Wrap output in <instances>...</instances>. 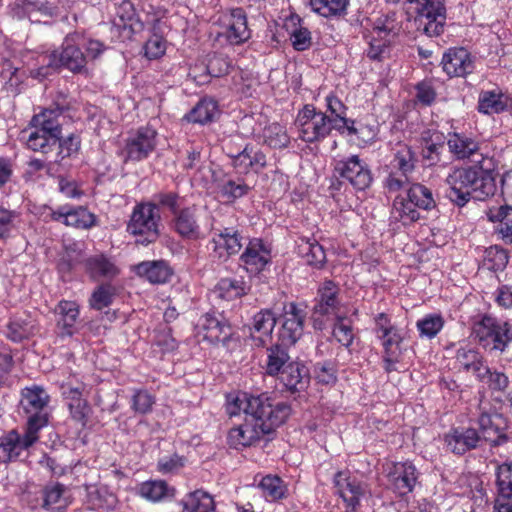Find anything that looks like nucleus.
I'll return each instance as SVG.
<instances>
[{
	"label": "nucleus",
	"mask_w": 512,
	"mask_h": 512,
	"mask_svg": "<svg viewBox=\"0 0 512 512\" xmlns=\"http://www.w3.org/2000/svg\"><path fill=\"white\" fill-rule=\"evenodd\" d=\"M250 407L254 416L246 417L243 424L228 432L227 443L231 448L252 446L265 437L270 439L291 414V407L286 402H279L275 411L269 414L265 413V406L263 407L261 401H253Z\"/></svg>",
	"instance_id": "1"
},
{
	"label": "nucleus",
	"mask_w": 512,
	"mask_h": 512,
	"mask_svg": "<svg viewBox=\"0 0 512 512\" xmlns=\"http://www.w3.org/2000/svg\"><path fill=\"white\" fill-rule=\"evenodd\" d=\"M105 46L102 42L87 38L83 33L74 31L64 38L61 50H54L49 55L46 67L38 69V76L46 77L50 69L65 68L74 74L87 72L88 58L95 59L103 51Z\"/></svg>",
	"instance_id": "2"
},
{
	"label": "nucleus",
	"mask_w": 512,
	"mask_h": 512,
	"mask_svg": "<svg viewBox=\"0 0 512 512\" xmlns=\"http://www.w3.org/2000/svg\"><path fill=\"white\" fill-rule=\"evenodd\" d=\"M63 119L64 116L49 108H44L40 113L35 114L30 122L34 130L26 139L27 147L43 154L51 152L62 134Z\"/></svg>",
	"instance_id": "3"
},
{
	"label": "nucleus",
	"mask_w": 512,
	"mask_h": 512,
	"mask_svg": "<svg viewBox=\"0 0 512 512\" xmlns=\"http://www.w3.org/2000/svg\"><path fill=\"white\" fill-rule=\"evenodd\" d=\"M161 215L152 202L136 204L127 223V232L136 237V243L149 245L160 237Z\"/></svg>",
	"instance_id": "4"
},
{
	"label": "nucleus",
	"mask_w": 512,
	"mask_h": 512,
	"mask_svg": "<svg viewBox=\"0 0 512 512\" xmlns=\"http://www.w3.org/2000/svg\"><path fill=\"white\" fill-rule=\"evenodd\" d=\"M473 334L485 350L502 354L512 343V324L484 315L474 323Z\"/></svg>",
	"instance_id": "5"
},
{
	"label": "nucleus",
	"mask_w": 512,
	"mask_h": 512,
	"mask_svg": "<svg viewBox=\"0 0 512 512\" xmlns=\"http://www.w3.org/2000/svg\"><path fill=\"white\" fill-rule=\"evenodd\" d=\"M295 125L299 138L306 143H319L325 140L334 130V124L328 114L317 110L313 105L306 104L297 114Z\"/></svg>",
	"instance_id": "6"
},
{
	"label": "nucleus",
	"mask_w": 512,
	"mask_h": 512,
	"mask_svg": "<svg viewBox=\"0 0 512 512\" xmlns=\"http://www.w3.org/2000/svg\"><path fill=\"white\" fill-rule=\"evenodd\" d=\"M49 400L47 392L39 386L23 389L20 404L27 416V428L39 433L48 424Z\"/></svg>",
	"instance_id": "7"
},
{
	"label": "nucleus",
	"mask_w": 512,
	"mask_h": 512,
	"mask_svg": "<svg viewBox=\"0 0 512 512\" xmlns=\"http://www.w3.org/2000/svg\"><path fill=\"white\" fill-rule=\"evenodd\" d=\"M336 493L345 504L344 512H358L361 500L370 496L369 485L358 479L349 470L339 471L333 479Z\"/></svg>",
	"instance_id": "8"
},
{
	"label": "nucleus",
	"mask_w": 512,
	"mask_h": 512,
	"mask_svg": "<svg viewBox=\"0 0 512 512\" xmlns=\"http://www.w3.org/2000/svg\"><path fill=\"white\" fill-rule=\"evenodd\" d=\"M39 440V433L25 427L21 435L13 429L0 437V463H8L27 457V451Z\"/></svg>",
	"instance_id": "9"
},
{
	"label": "nucleus",
	"mask_w": 512,
	"mask_h": 512,
	"mask_svg": "<svg viewBox=\"0 0 512 512\" xmlns=\"http://www.w3.org/2000/svg\"><path fill=\"white\" fill-rule=\"evenodd\" d=\"M417 4V21L424 33L430 37L444 32L447 14L445 0H421Z\"/></svg>",
	"instance_id": "10"
},
{
	"label": "nucleus",
	"mask_w": 512,
	"mask_h": 512,
	"mask_svg": "<svg viewBox=\"0 0 512 512\" xmlns=\"http://www.w3.org/2000/svg\"><path fill=\"white\" fill-rule=\"evenodd\" d=\"M334 173L359 191L369 188L373 181L370 168L358 155L335 161Z\"/></svg>",
	"instance_id": "11"
},
{
	"label": "nucleus",
	"mask_w": 512,
	"mask_h": 512,
	"mask_svg": "<svg viewBox=\"0 0 512 512\" xmlns=\"http://www.w3.org/2000/svg\"><path fill=\"white\" fill-rule=\"evenodd\" d=\"M305 318L306 312L295 303L285 305L277 319L280 323L277 342L289 347L294 345L303 335Z\"/></svg>",
	"instance_id": "12"
},
{
	"label": "nucleus",
	"mask_w": 512,
	"mask_h": 512,
	"mask_svg": "<svg viewBox=\"0 0 512 512\" xmlns=\"http://www.w3.org/2000/svg\"><path fill=\"white\" fill-rule=\"evenodd\" d=\"M156 136L157 132L149 127L139 128L130 135L121 152L124 162H138L148 158L156 148Z\"/></svg>",
	"instance_id": "13"
},
{
	"label": "nucleus",
	"mask_w": 512,
	"mask_h": 512,
	"mask_svg": "<svg viewBox=\"0 0 512 512\" xmlns=\"http://www.w3.org/2000/svg\"><path fill=\"white\" fill-rule=\"evenodd\" d=\"M12 12L18 19H28L31 23L48 24L60 14L54 3L41 0H17Z\"/></svg>",
	"instance_id": "14"
},
{
	"label": "nucleus",
	"mask_w": 512,
	"mask_h": 512,
	"mask_svg": "<svg viewBox=\"0 0 512 512\" xmlns=\"http://www.w3.org/2000/svg\"><path fill=\"white\" fill-rule=\"evenodd\" d=\"M475 179V167L454 169L447 177V197L457 206H465L471 199V188Z\"/></svg>",
	"instance_id": "15"
},
{
	"label": "nucleus",
	"mask_w": 512,
	"mask_h": 512,
	"mask_svg": "<svg viewBox=\"0 0 512 512\" xmlns=\"http://www.w3.org/2000/svg\"><path fill=\"white\" fill-rule=\"evenodd\" d=\"M420 473L410 461L393 463L387 474L388 487L398 496L413 492Z\"/></svg>",
	"instance_id": "16"
},
{
	"label": "nucleus",
	"mask_w": 512,
	"mask_h": 512,
	"mask_svg": "<svg viewBox=\"0 0 512 512\" xmlns=\"http://www.w3.org/2000/svg\"><path fill=\"white\" fill-rule=\"evenodd\" d=\"M198 334L210 343L226 342L233 334V329L222 314L207 312L197 323Z\"/></svg>",
	"instance_id": "17"
},
{
	"label": "nucleus",
	"mask_w": 512,
	"mask_h": 512,
	"mask_svg": "<svg viewBox=\"0 0 512 512\" xmlns=\"http://www.w3.org/2000/svg\"><path fill=\"white\" fill-rule=\"evenodd\" d=\"M481 442H489L492 446H500L508 442L506 434L507 421L499 413L483 412L478 418Z\"/></svg>",
	"instance_id": "18"
},
{
	"label": "nucleus",
	"mask_w": 512,
	"mask_h": 512,
	"mask_svg": "<svg viewBox=\"0 0 512 512\" xmlns=\"http://www.w3.org/2000/svg\"><path fill=\"white\" fill-rule=\"evenodd\" d=\"M495 484L494 512H512V461L498 465Z\"/></svg>",
	"instance_id": "19"
},
{
	"label": "nucleus",
	"mask_w": 512,
	"mask_h": 512,
	"mask_svg": "<svg viewBox=\"0 0 512 512\" xmlns=\"http://www.w3.org/2000/svg\"><path fill=\"white\" fill-rule=\"evenodd\" d=\"M50 217L53 221L78 229H90L97 222L96 215L83 206H61L56 210H51Z\"/></svg>",
	"instance_id": "20"
},
{
	"label": "nucleus",
	"mask_w": 512,
	"mask_h": 512,
	"mask_svg": "<svg viewBox=\"0 0 512 512\" xmlns=\"http://www.w3.org/2000/svg\"><path fill=\"white\" fill-rule=\"evenodd\" d=\"M82 265L85 273L94 281H111L120 273L114 260L104 253L84 258Z\"/></svg>",
	"instance_id": "21"
},
{
	"label": "nucleus",
	"mask_w": 512,
	"mask_h": 512,
	"mask_svg": "<svg viewBox=\"0 0 512 512\" xmlns=\"http://www.w3.org/2000/svg\"><path fill=\"white\" fill-rule=\"evenodd\" d=\"M253 401L260 402L265 406V411L267 410V414L273 413L276 409L277 404L280 401H276V399L270 397L266 393L253 396L243 393L242 395H237L235 397L229 396L226 403V413L229 416H236L243 411L246 414V417L254 416V411L251 410L250 404Z\"/></svg>",
	"instance_id": "22"
},
{
	"label": "nucleus",
	"mask_w": 512,
	"mask_h": 512,
	"mask_svg": "<svg viewBox=\"0 0 512 512\" xmlns=\"http://www.w3.org/2000/svg\"><path fill=\"white\" fill-rule=\"evenodd\" d=\"M447 449L457 455H463L468 451L478 448L481 444V436L474 428H453L444 437Z\"/></svg>",
	"instance_id": "23"
},
{
	"label": "nucleus",
	"mask_w": 512,
	"mask_h": 512,
	"mask_svg": "<svg viewBox=\"0 0 512 512\" xmlns=\"http://www.w3.org/2000/svg\"><path fill=\"white\" fill-rule=\"evenodd\" d=\"M441 65L449 77H465L474 69L471 55L464 48L448 49L442 57Z\"/></svg>",
	"instance_id": "24"
},
{
	"label": "nucleus",
	"mask_w": 512,
	"mask_h": 512,
	"mask_svg": "<svg viewBox=\"0 0 512 512\" xmlns=\"http://www.w3.org/2000/svg\"><path fill=\"white\" fill-rule=\"evenodd\" d=\"M230 157L239 174H248L250 171L258 174L267 166L266 155L252 144H247L241 152Z\"/></svg>",
	"instance_id": "25"
},
{
	"label": "nucleus",
	"mask_w": 512,
	"mask_h": 512,
	"mask_svg": "<svg viewBox=\"0 0 512 512\" xmlns=\"http://www.w3.org/2000/svg\"><path fill=\"white\" fill-rule=\"evenodd\" d=\"M196 211V207H184L172 217L171 229L184 240H198L202 237Z\"/></svg>",
	"instance_id": "26"
},
{
	"label": "nucleus",
	"mask_w": 512,
	"mask_h": 512,
	"mask_svg": "<svg viewBox=\"0 0 512 512\" xmlns=\"http://www.w3.org/2000/svg\"><path fill=\"white\" fill-rule=\"evenodd\" d=\"M340 289L336 283L326 280L319 288L316 298V304L313 308L315 315H339L341 299L339 297Z\"/></svg>",
	"instance_id": "27"
},
{
	"label": "nucleus",
	"mask_w": 512,
	"mask_h": 512,
	"mask_svg": "<svg viewBox=\"0 0 512 512\" xmlns=\"http://www.w3.org/2000/svg\"><path fill=\"white\" fill-rule=\"evenodd\" d=\"M447 144L450 152L458 159H471L475 163H481L484 159L479 153L480 143L465 133L450 134Z\"/></svg>",
	"instance_id": "28"
},
{
	"label": "nucleus",
	"mask_w": 512,
	"mask_h": 512,
	"mask_svg": "<svg viewBox=\"0 0 512 512\" xmlns=\"http://www.w3.org/2000/svg\"><path fill=\"white\" fill-rule=\"evenodd\" d=\"M240 260L249 273H259L270 260V251L261 239L254 238L249 241Z\"/></svg>",
	"instance_id": "29"
},
{
	"label": "nucleus",
	"mask_w": 512,
	"mask_h": 512,
	"mask_svg": "<svg viewBox=\"0 0 512 512\" xmlns=\"http://www.w3.org/2000/svg\"><path fill=\"white\" fill-rule=\"evenodd\" d=\"M135 274L151 284L167 283L173 275V270L164 260L143 261L133 268Z\"/></svg>",
	"instance_id": "30"
},
{
	"label": "nucleus",
	"mask_w": 512,
	"mask_h": 512,
	"mask_svg": "<svg viewBox=\"0 0 512 512\" xmlns=\"http://www.w3.org/2000/svg\"><path fill=\"white\" fill-rule=\"evenodd\" d=\"M277 378L291 392L304 390L310 381L308 369L297 361H291Z\"/></svg>",
	"instance_id": "31"
},
{
	"label": "nucleus",
	"mask_w": 512,
	"mask_h": 512,
	"mask_svg": "<svg viewBox=\"0 0 512 512\" xmlns=\"http://www.w3.org/2000/svg\"><path fill=\"white\" fill-rule=\"evenodd\" d=\"M403 341L401 329L381 341L383 369L386 373L396 371V364L401 361L404 351Z\"/></svg>",
	"instance_id": "32"
},
{
	"label": "nucleus",
	"mask_w": 512,
	"mask_h": 512,
	"mask_svg": "<svg viewBox=\"0 0 512 512\" xmlns=\"http://www.w3.org/2000/svg\"><path fill=\"white\" fill-rule=\"evenodd\" d=\"M455 358L460 367L466 372H472L480 381H483L489 372V367L484 365L482 356L473 348H459Z\"/></svg>",
	"instance_id": "33"
},
{
	"label": "nucleus",
	"mask_w": 512,
	"mask_h": 512,
	"mask_svg": "<svg viewBox=\"0 0 512 512\" xmlns=\"http://www.w3.org/2000/svg\"><path fill=\"white\" fill-rule=\"evenodd\" d=\"M242 237L232 228H225L220 231L212 239L214 243V251L218 254L219 258H228L231 255L237 254L243 244L241 242Z\"/></svg>",
	"instance_id": "34"
},
{
	"label": "nucleus",
	"mask_w": 512,
	"mask_h": 512,
	"mask_svg": "<svg viewBox=\"0 0 512 512\" xmlns=\"http://www.w3.org/2000/svg\"><path fill=\"white\" fill-rule=\"evenodd\" d=\"M56 311L59 315L57 326L61 336H72L78 329L76 326L79 317V307L74 301L62 300L57 305Z\"/></svg>",
	"instance_id": "35"
},
{
	"label": "nucleus",
	"mask_w": 512,
	"mask_h": 512,
	"mask_svg": "<svg viewBox=\"0 0 512 512\" xmlns=\"http://www.w3.org/2000/svg\"><path fill=\"white\" fill-rule=\"evenodd\" d=\"M225 36L229 43L233 45L241 44L250 38L247 17L242 8L232 10Z\"/></svg>",
	"instance_id": "36"
},
{
	"label": "nucleus",
	"mask_w": 512,
	"mask_h": 512,
	"mask_svg": "<svg viewBox=\"0 0 512 512\" xmlns=\"http://www.w3.org/2000/svg\"><path fill=\"white\" fill-rule=\"evenodd\" d=\"M391 30L385 26L374 27L371 38L368 42L369 47L366 55L371 60L381 61L389 53Z\"/></svg>",
	"instance_id": "37"
},
{
	"label": "nucleus",
	"mask_w": 512,
	"mask_h": 512,
	"mask_svg": "<svg viewBox=\"0 0 512 512\" xmlns=\"http://www.w3.org/2000/svg\"><path fill=\"white\" fill-rule=\"evenodd\" d=\"M288 348L289 346H284L279 342L267 348V357L263 366L267 375L277 377L283 368L291 362Z\"/></svg>",
	"instance_id": "38"
},
{
	"label": "nucleus",
	"mask_w": 512,
	"mask_h": 512,
	"mask_svg": "<svg viewBox=\"0 0 512 512\" xmlns=\"http://www.w3.org/2000/svg\"><path fill=\"white\" fill-rule=\"evenodd\" d=\"M180 504L182 512H217L213 496L203 489L187 493Z\"/></svg>",
	"instance_id": "39"
},
{
	"label": "nucleus",
	"mask_w": 512,
	"mask_h": 512,
	"mask_svg": "<svg viewBox=\"0 0 512 512\" xmlns=\"http://www.w3.org/2000/svg\"><path fill=\"white\" fill-rule=\"evenodd\" d=\"M136 492L142 498L151 502H160L175 495V488L170 487L164 480H148L140 483Z\"/></svg>",
	"instance_id": "40"
},
{
	"label": "nucleus",
	"mask_w": 512,
	"mask_h": 512,
	"mask_svg": "<svg viewBox=\"0 0 512 512\" xmlns=\"http://www.w3.org/2000/svg\"><path fill=\"white\" fill-rule=\"evenodd\" d=\"M443 148L444 137L442 133L428 130L422 134V157L428 166H433L440 161Z\"/></svg>",
	"instance_id": "41"
},
{
	"label": "nucleus",
	"mask_w": 512,
	"mask_h": 512,
	"mask_svg": "<svg viewBox=\"0 0 512 512\" xmlns=\"http://www.w3.org/2000/svg\"><path fill=\"white\" fill-rule=\"evenodd\" d=\"M475 167V179L471 188V199L485 200L487 197L494 195L496 191V183L492 173L488 169Z\"/></svg>",
	"instance_id": "42"
},
{
	"label": "nucleus",
	"mask_w": 512,
	"mask_h": 512,
	"mask_svg": "<svg viewBox=\"0 0 512 512\" xmlns=\"http://www.w3.org/2000/svg\"><path fill=\"white\" fill-rule=\"evenodd\" d=\"M250 286L241 278H222L214 288L218 298L232 301L248 294Z\"/></svg>",
	"instance_id": "43"
},
{
	"label": "nucleus",
	"mask_w": 512,
	"mask_h": 512,
	"mask_svg": "<svg viewBox=\"0 0 512 512\" xmlns=\"http://www.w3.org/2000/svg\"><path fill=\"white\" fill-rule=\"evenodd\" d=\"M508 96L500 89L482 91L479 95L478 111L483 114H498L508 107Z\"/></svg>",
	"instance_id": "44"
},
{
	"label": "nucleus",
	"mask_w": 512,
	"mask_h": 512,
	"mask_svg": "<svg viewBox=\"0 0 512 512\" xmlns=\"http://www.w3.org/2000/svg\"><path fill=\"white\" fill-rule=\"evenodd\" d=\"M487 217L491 222H499L498 233L506 244L512 245V207L490 208Z\"/></svg>",
	"instance_id": "45"
},
{
	"label": "nucleus",
	"mask_w": 512,
	"mask_h": 512,
	"mask_svg": "<svg viewBox=\"0 0 512 512\" xmlns=\"http://www.w3.org/2000/svg\"><path fill=\"white\" fill-rule=\"evenodd\" d=\"M219 114L218 103L212 98L201 99L185 116L189 122L206 124L212 122Z\"/></svg>",
	"instance_id": "46"
},
{
	"label": "nucleus",
	"mask_w": 512,
	"mask_h": 512,
	"mask_svg": "<svg viewBox=\"0 0 512 512\" xmlns=\"http://www.w3.org/2000/svg\"><path fill=\"white\" fill-rule=\"evenodd\" d=\"M392 218L401 221L403 225H410L420 219L417 206L408 197L397 196L393 201Z\"/></svg>",
	"instance_id": "47"
},
{
	"label": "nucleus",
	"mask_w": 512,
	"mask_h": 512,
	"mask_svg": "<svg viewBox=\"0 0 512 512\" xmlns=\"http://www.w3.org/2000/svg\"><path fill=\"white\" fill-rule=\"evenodd\" d=\"M417 157L413 149L406 144H397L390 169L413 174L416 171Z\"/></svg>",
	"instance_id": "48"
},
{
	"label": "nucleus",
	"mask_w": 512,
	"mask_h": 512,
	"mask_svg": "<svg viewBox=\"0 0 512 512\" xmlns=\"http://www.w3.org/2000/svg\"><path fill=\"white\" fill-rule=\"evenodd\" d=\"M298 254L303 257L307 264L320 269L326 262L324 248L315 240L301 239L298 244Z\"/></svg>",
	"instance_id": "49"
},
{
	"label": "nucleus",
	"mask_w": 512,
	"mask_h": 512,
	"mask_svg": "<svg viewBox=\"0 0 512 512\" xmlns=\"http://www.w3.org/2000/svg\"><path fill=\"white\" fill-rule=\"evenodd\" d=\"M350 0H310L311 9L325 17H342L347 14Z\"/></svg>",
	"instance_id": "50"
},
{
	"label": "nucleus",
	"mask_w": 512,
	"mask_h": 512,
	"mask_svg": "<svg viewBox=\"0 0 512 512\" xmlns=\"http://www.w3.org/2000/svg\"><path fill=\"white\" fill-rule=\"evenodd\" d=\"M406 197L419 209L431 210L436 206L431 189L416 181L407 188Z\"/></svg>",
	"instance_id": "51"
},
{
	"label": "nucleus",
	"mask_w": 512,
	"mask_h": 512,
	"mask_svg": "<svg viewBox=\"0 0 512 512\" xmlns=\"http://www.w3.org/2000/svg\"><path fill=\"white\" fill-rule=\"evenodd\" d=\"M445 320L441 314H427L416 322L421 338L433 339L443 329Z\"/></svg>",
	"instance_id": "52"
},
{
	"label": "nucleus",
	"mask_w": 512,
	"mask_h": 512,
	"mask_svg": "<svg viewBox=\"0 0 512 512\" xmlns=\"http://www.w3.org/2000/svg\"><path fill=\"white\" fill-rule=\"evenodd\" d=\"M333 337L345 348H349L355 334L351 321L345 315H337L333 324Z\"/></svg>",
	"instance_id": "53"
},
{
	"label": "nucleus",
	"mask_w": 512,
	"mask_h": 512,
	"mask_svg": "<svg viewBox=\"0 0 512 512\" xmlns=\"http://www.w3.org/2000/svg\"><path fill=\"white\" fill-rule=\"evenodd\" d=\"M258 487L268 501H276L285 496L286 486L278 476L267 475L263 477Z\"/></svg>",
	"instance_id": "54"
},
{
	"label": "nucleus",
	"mask_w": 512,
	"mask_h": 512,
	"mask_svg": "<svg viewBox=\"0 0 512 512\" xmlns=\"http://www.w3.org/2000/svg\"><path fill=\"white\" fill-rule=\"evenodd\" d=\"M115 288L109 283H102L93 291L89 304L95 310H102L112 304Z\"/></svg>",
	"instance_id": "55"
},
{
	"label": "nucleus",
	"mask_w": 512,
	"mask_h": 512,
	"mask_svg": "<svg viewBox=\"0 0 512 512\" xmlns=\"http://www.w3.org/2000/svg\"><path fill=\"white\" fill-rule=\"evenodd\" d=\"M506 250L499 246H491L485 250L484 265L492 271H501L508 264Z\"/></svg>",
	"instance_id": "56"
},
{
	"label": "nucleus",
	"mask_w": 512,
	"mask_h": 512,
	"mask_svg": "<svg viewBox=\"0 0 512 512\" xmlns=\"http://www.w3.org/2000/svg\"><path fill=\"white\" fill-rule=\"evenodd\" d=\"M415 181L416 179L413 177V174L397 171V169H390L384 183L389 192H398L408 188Z\"/></svg>",
	"instance_id": "57"
},
{
	"label": "nucleus",
	"mask_w": 512,
	"mask_h": 512,
	"mask_svg": "<svg viewBox=\"0 0 512 512\" xmlns=\"http://www.w3.org/2000/svg\"><path fill=\"white\" fill-rule=\"evenodd\" d=\"M277 319L271 310H261L253 317V328L256 332L269 336L277 323Z\"/></svg>",
	"instance_id": "58"
},
{
	"label": "nucleus",
	"mask_w": 512,
	"mask_h": 512,
	"mask_svg": "<svg viewBox=\"0 0 512 512\" xmlns=\"http://www.w3.org/2000/svg\"><path fill=\"white\" fill-rule=\"evenodd\" d=\"M250 190L251 187L244 181L229 179L221 185L220 193L223 198L227 199V201L233 202L236 199L247 195Z\"/></svg>",
	"instance_id": "59"
},
{
	"label": "nucleus",
	"mask_w": 512,
	"mask_h": 512,
	"mask_svg": "<svg viewBox=\"0 0 512 512\" xmlns=\"http://www.w3.org/2000/svg\"><path fill=\"white\" fill-rule=\"evenodd\" d=\"M151 202L156 205V209L158 211L160 207L169 210L172 214V217L182 209L180 208L179 194L172 191L159 192L155 194Z\"/></svg>",
	"instance_id": "60"
},
{
	"label": "nucleus",
	"mask_w": 512,
	"mask_h": 512,
	"mask_svg": "<svg viewBox=\"0 0 512 512\" xmlns=\"http://www.w3.org/2000/svg\"><path fill=\"white\" fill-rule=\"evenodd\" d=\"M42 508L49 509L52 505L61 501L66 487L61 483H51L46 485L42 490Z\"/></svg>",
	"instance_id": "61"
},
{
	"label": "nucleus",
	"mask_w": 512,
	"mask_h": 512,
	"mask_svg": "<svg viewBox=\"0 0 512 512\" xmlns=\"http://www.w3.org/2000/svg\"><path fill=\"white\" fill-rule=\"evenodd\" d=\"M56 146L59 148L58 157L63 160L78 152L81 146V139L74 133L65 138L61 134Z\"/></svg>",
	"instance_id": "62"
},
{
	"label": "nucleus",
	"mask_w": 512,
	"mask_h": 512,
	"mask_svg": "<svg viewBox=\"0 0 512 512\" xmlns=\"http://www.w3.org/2000/svg\"><path fill=\"white\" fill-rule=\"evenodd\" d=\"M230 66V61L225 55L215 53L209 57L206 70L212 77H222L228 74Z\"/></svg>",
	"instance_id": "63"
},
{
	"label": "nucleus",
	"mask_w": 512,
	"mask_h": 512,
	"mask_svg": "<svg viewBox=\"0 0 512 512\" xmlns=\"http://www.w3.org/2000/svg\"><path fill=\"white\" fill-rule=\"evenodd\" d=\"M336 366L331 361L318 362L314 365V375L319 383L332 384L336 382Z\"/></svg>",
	"instance_id": "64"
}]
</instances>
